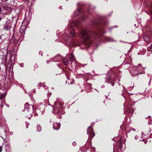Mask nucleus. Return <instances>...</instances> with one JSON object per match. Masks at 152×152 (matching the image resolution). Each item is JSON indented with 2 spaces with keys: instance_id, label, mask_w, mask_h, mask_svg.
Masks as SVG:
<instances>
[{
  "instance_id": "obj_1",
  "label": "nucleus",
  "mask_w": 152,
  "mask_h": 152,
  "mask_svg": "<svg viewBox=\"0 0 152 152\" xmlns=\"http://www.w3.org/2000/svg\"><path fill=\"white\" fill-rule=\"evenodd\" d=\"M102 33V31L101 29L99 30V32L95 33L90 31L83 30L80 32L79 36L83 39L85 45H89L92 43H96L99 41V37Z\"/></svg>"
},
{
  "instance_id": "obj_2",
  "label": "nucleus",
  "mask_w": 152,
  "mask_h": 152,
  "mask_svg": "<svg viewBox=\"0 0 152 152\" xmlns=\"http://www.w3.org/2000/svg\"><path fill=\"white\" fill-rule=\"evenodd\" d=\"M24 106L25 114L26 116L29 119L32 116L33 111V106L29 105L28 103L27 102L25 104Z\"/></svg>"
},
{
  "instance_id": "obj_3",
  "label": "nucleus",
  "mask_w": 152,
  "mask_h": 152,
  "mask_svg": "<svg viewBox=\"0 0 152 152\" xmlns=\"http://www.w3.org/2000/svg\"><path fill=\"white\" fill-rule=\"evenodd\" d=\"M62 104L58 103H56L55 102L54 107H53V110H54L55 113L57 114L60 113V110L62 109Z\"/></svg>"
},
{
  "instance_id": "obj_4",
  "label": "nucleus",
  "mask_w": 152,
  "mask_h": 152,
  "mask_svg": "<svg viewBox=\"0 0 152 152\" xmlns=\"http://www.w3.org/2000/svg\"><path fill=\"white\" fill-rule=\"evenodd\" d=\"M87 134L90 136H91V137L93 138L95 134L93 132L92 127L89 126L87 129Z\"/></svg>"
},
{
  "instance_id": "obj_5",
  "label": "nucleus",
  "mask_w": 152,
  "mask_h": 152,
  "mask_svg": "<svg viewBox=\"0 0 152 152\" xmlns=\"http://www.w3.org/2000/svg\"><path fill=\"white\" fill-rule=\"evenodd\" d=\"M142 67L141 64H139L136 67V69L137 71L138 72V73L140 74H144L145 72L144 70H141V68Z\"/></svg>"
},
{
  "instance_id": "obj_6",
  "label": "nucleus",
  "mask_w": 152,
  "mask_h": 152,
  "mask_svg": "<svg viewBox=\"0 0 152 152\" xmlns=\"http://www.w3.org/2000/svg\"><path fill=\"white\" fill-rule=\"evenodd\" d=\"M60 127V124L59 123L54 122L53 124V128L54 130H58Z\"/></svg>"
},
{
  "instance_id": "obj_7",
  "label": "nucleus",
  "mask_w": 152,
  "mask_h": 152,
  "mask_svg": "<svg viewBox=\"0 0 152 152\" xmlns=\"http://www.w3.org/2000/svg\"><path fill=\"white\" fill-rule=\"evenodd\" d=\"M0 3L2 4V6L3 7V9L4 10L8 11H10L11 10V8L7 6V4H2L1 2H0Z\"/></svg>"
},
{
  "instance_id": "obj_8",
  "label": "nucleus",
  "mask_w": 152,
  "mask_h": 152,
  "mask_svg": "<svg viewBox=\"0 0 152 152\" xmlns=\"http://www.w3.org/2000/svg\"><path fill=\"white\" fill-rule=\"evenodd\" d=\"M11 26L10 25H8L7 23L4 24L3 29L6 31H8L10 29Z\"/></svg>"
},
{
  "instance_id": "obj_9",
  "label": "nucleus",
  "mask_w": 152,
  "mask_h": 152,
  "mask_svg": "<svg viewBox=\"0 0 152 152\" xmlns=\"http://www.w3.org/2000/svg\"><path fill=\"white\" fill-rule=\"evenodd\" d=\"M64 64L67 66L68 64L69 61L66 59H64L63 61Z\"/></svg>"
},
{
  "instance_id": "obj_10",
  "label": "nucleus",
  "mask_w": 152,
  "mask_h": 152,
  "mask_svg": "<svg viewBox=\"0 0 152 152\" xmlns=\"http://www.w3.org/2000/svg\"><path fill=\"white\" fill-rule=\"evenodd\" d=\"M74 60V55L73 54L71 53L70 56V60L72 62Z\"/></svg>"
},
{
  "instance_id": "obj_11",
  "label": "nucleus",
  "mask_w": 152,
  "mask_h": 152,
  "mask_svg": "<svg viewBox=\"0 0 152 152\" xmlns=\"http://www.w3.org/2000/svg\"><path fill=\"white\" fill-rule=\"evenodd\" d=\"M76 12H77V15H79V14L83 12V11L82 8H80V9H77Z\"/></svg>"
},
{
  "instance_id": "obj_12",
  "label": "nucleus",
  "mask_w": 152,
  "mask_h": 152,
  "mask_svg": "<svg viewBox=\"0 0 152 152\" xmlns=\"http://www.w3.org/2000/svg\"><path fill=\"white\" fill-rule=\"evenodd\" d=\"M70 34L72 37H75V34L74 30H72L70 32Z\"/></svg>"
},
{
  "instance_id": "obj_13",
  "label": "nucleus",
  "mask_w": 152,
  "mask_h": 152,
  "mask_svg": "<svg viewBox=\"0 0 152 152\" xmlns=\"http://www.w3.org/2000/svg\"><path fill=\"white\" fill-rule=\"evenodd\" d=\"M148 51L152 52V45H150L147 48Z\"/></svg>"
},
{
  "instance_id": "obj_14",
  "label": "nucleus",
  "mask_w": 152,
  "mask_h": 152,
  "mask_svg": "<svg viewBox=\"0 0 152 152\" xmlns=\"http://www.w3.org/2000/svg\"><path fill=\"white\" fill-rule=\"evenodd\" d=\"M130 74L132 76H135L136 75H138V73H135V72H134V71H131L130 72Z\"/></svg>"
},
{
  "instance_id": "obj_15",
  "label": "nucleus",
  "mask_w": 152,
  "mask_h": 152,
  "mask_svg": "<svg viewBox=\"0 0 152 152\" xmlns=\"http://www.w3.org/2000/svg\"><path fill=\"white\" fill-rule=\"evenodd\" d=\"M6 96V95L4 94H2L0 95V99H2L4 97Z\"/></svg>"
},
{
  "instance_id": "obj_16",
  "label": "nucleus",
  "mask_w": 152,
  "mask_h": 152,
  "mask_svg": "<svg viewBox=\"0 0 152 152\" xmlns=\"http://www.w3.org/2000/svg\"><path fill=\"white\" fill-rule=\"evenodd\" d=\"M37 129L38 132H40L41 130V127L40 125H37Z\"/></svg>"
},
{
  "instance_id": "obj_17",
  "label": "nucleus",
  "mask_w": 152,
  "mask_h": 152,
  "mask_svg": "<svg viewBox=\"0 0 152 152\" xmlns=\"http://www.w3.org/2000/svg\"><path fill=\"white\" fill-rule=\"evenodd\" d=\"M108 41H115L112 39H110L108 40Z\"/></svg>"
},
{
  "instance_id": "obj_18",
  "label": "nucleus",
  "mask_w": 152,
  "mask_h": 152,
  "mask_svg": "<svg viewBox=\"0 0 152 152\" xmlns=\"http://www.w3.org/2000/svg\"><path fill=\"white\" fill-rule=\"evenodd\" d=\"M1 2L3 3H4L7 2L8 0H1Z\"/></svg>"
},
{
  "instance_id": "obj_19",
  "label": "nucleus",
  "mask_w": 152,
  "mask_h": 152,
  "mask_svg": "<svg viewBox=\"0 0 152 152\" xmlns=\"http://www.w3.org/2000/svg\"><path fill=\"white\" fill-rule=\"evenodd\" d=\"M76 145V143L75 142H73L72 145H73V146H75Z\"/></svg>"
},
{
  "instance_id": "obj_20",
  "label": "nucleus",
  "mask_w": 152,
  "mask_h": 152,
  "mask_svg": "<svg viewBox=\"0 0 152 152\" xmlns=\"http://www.w3.org/2000/svg\"><path fill=\"white\" fill-rule=\"evenodd\" d=\"M39 54H40V55H41L42 56V54H43V53H42V52L41 51H40L39 52Z\"/></svg>"
},
{
  "instance_id": "obj_21",
  "label": "nucleus",
  "mask_w": 152,
  "mask_h": 152,
  "mask_svg": "<svg viewBox=\"0 0 152 152\" xmlns=\"http://www.w3.org/2000/svg\"><path fill=\"white\" fill-rule=\"evenodd\" d=\"M2 150V147L0 146V152H1Z\"/></svg>"
},
{
  "instance_id": "obj_22",
  "label": "nucleus",
  "mask_w": 152,
  "mask_h": 152,
  "mask_svg": "<svg viewBox=\"0 0 152 152\" xmlns=\"http://www.w3.org/2000/svg\"><path fill=\"white\" fill-rule=\"evenodd\" d=\"M135 139L137 140L138 138V137L137 135H136L134 137Z\"/></svg>"
},
{
  "instance_id": "obj_23",
  "label": "nucleus",
  "mask_w": 152,
  "mask_h": 152,
  "mask_svg": "<svg viewBox=\"0 0 152 152\" xmlns=\"http://www.w3.org/2000/svg\"><path fill=\"white\" fill-rule=\"evenodd\" d=\"M2 9L1 7L0 6V13L2 12Z\"/></svg>"
},
{
  "instance_id": "obj_24",
  "label": "nucleus",
  "mask_w": 152,
  "mask_h": 152,
  "mask_svg": "<svg viewBox=\"0 0 152 152\" xmlns=\"http://www.w3.org/2000/svg\"><path fill=\"white\" fill-rule=\"evenodd\" d=\"M141 135H144V132H141Z\"/></svg>"
},
{
  "instance_id": "obj_25",
  "label": "nucleus",
  "mask_w": 152,
  "mask_h": 152,
  "mask_svg": "<svg viewBox=\"0 0 152 152\" xmlns=\"http://www.w3.org/2000/svg\"><path fill=\"white\" fill-rule=\"evenodd\" d=\"M144 143L145 144H146L147 143V141H146L145 140L144 141Z\"/></svg>"
},
{
  "instance_id": "obj_26",
  "label": "nucleus",
  "mask_w": 152,
  "mask_h": 152,
  "mask_svg": "<svg viewBox=\"0 0 152 152\" xmlns=\"http://www.w3.org/2000/svg\"><path fill=\"white\" fill-rule=\"evenodd\" d=\"M2 18L0 17V21L1 20Z\"/></svg>"
},
{
  "instance_id": "obj_27",
  "label": "nucleus",
  "mask_w": 152,
  "mask_h": 152,
  "mask_svg": "<svg viewBox=\"0 0 152 152\" xmlns=\"http://www.w3.org/2000/svg\"><path fill=\"white\" fill-rule=\"evenodd\" d=\"M1 36L0 35V39H1Z\"/></svg>"
},
{
  "instance_id": "obj_28",
  "label": "nucleus",
  "mask_w": 152,
  "mask_h": 152,
  "mask_svg": "<svg viewBox=\"0 0 152 152\" xmlns=\"http://www.w3.org/2000/svg\"><path fill=\"white\" fill-rule=\"evenodd\" d=\"M13 134V133H12V132H11L10 133V134Z\"/></svg>"
},
{
  "instance_id": "obj_29",
  "label": "nucleus",
  "mask_w": 152,
  "mask_h": 152,
  "mask_svg": "<svg viewBox=\"0 0 152 152\" xmlns=\"http://www.w3.org/2000/svg\"><path fill=\"white\" fill-rule=\"evenodd\" d=\"M36 114L37 115H35V116H37V115H38V114H37V113H36Z\"/></svg>"
},
{
  "instance_id": "obj_30",
  "label": "nucleus",
  "mask_w": 152,
  "mask_h": 152,
  "mask_svg": "<svg viewBox=\"0 0 152 152\" xmlns=\"http://www.w3.org/2000/svg\"><path fill=\"white\" fill-rule=\"evenodd\" d=\"M29 140V142H30L31 141V140H30V139L29 140Z\"/></svg>"
},
{
  "instance_id": "obj_31",
  "label": "nucleus",
  "mask_w": 152,
  "mask_h": 152,
  "mask_svg": "<svg viewBox=\"0 0 152 152\" xmlns=\"http://www.w3.org/2000/svg\"><path fill=\"white\" fill-rule=\"evenodd\" d=\"M142 68H143L144 69H145V68H146V67H142Z\"/></svg>"
},
{
  "instance_id": "obj_32",
  "label": "nucleus",
  "mask_w": 152,
  "mask_h": 152,
  "mask_svg": "<svg viewBox=\"0 0 152 152\" xmlns=\"http://www.w3.org/2000/svg\"><path fill=\"white\" fill-rule=\"evenodd\" d=\"M133 131H135V129H133Z\"/></svg>"
},
{
  "instance_id": "obj_33",
  "label": "nucleus",
  "mask_w": 152,
  "mask_h": 152,
  "mask_svg": "<svg viewBox=\"0 0 152 152\" xmlns=\"http://www.w3.org/2000/svg\"><path fill=\"white\" fill-rule=\"evenodd\" d=\"M67 37H68L69 36V35H66Z\"/></svg>"
},
{
  "instance_id": "obj_34",
  "label": "nucleus",
  "mask_w": 152,
  "mask_h": 152,
  "mask_svg": "<svg viewBox=\"0 0 152 152\" xmlns=\"http://www.w3.org/2000/svg\"><path fill=\"white\" fill-rule=\"evenodd\" d=\"M1 67H0V70H1Z\"/></svg>"
},
{
  "instance_id": "obj_35",
  "label": "nucleus",
  "mask_w": 152,
  "mask_h": 152,
  "mask_svg": "<svg viewBox=\"0 0 152 152\" xmlns=\"http://www.w3.org/2000/svg\"><path fill=\"white\" fill-rule=\"evenodd\" d=\"M26 14H25V17H26Z\"/></svg>"
},
{
  "instance_id": "obj_36",
  "label": "nucleus",
  "mask_w": 152,
  "mask_h": 152,
  "mask_svg": "<svg viewBox=\"0 0 152 152\" xmlns=\"http://www.w3.org/2000/svg\"><path fill=\"white\" fill-rule=\"evenodd\" d=\"M30 16H29V17H28V18H30Z\"/></svg>"
},
{
  "instance_id": "obj_37",
  "label": "nucleus",
  "mask_w": 152,
  "mask_h": 152,
  "mask_svg": "<svg viewBox=\"0 0 152 152\" xmlns=\"http://www.w3.org/2000/svg\"><path fill=\"white\" fill-rule=\"evenodd\" d=\"M104 85H103V86H102V87H103Z\"/></svg>"
},
{
  "instance_id": "obj_38",
  "label": "nucleus",
  "mask_w": 152,
  "mask_h": 152,
  "mask_svg": "<svg viewBox=\"0 0 152 152\" xmlns=\"http://www.w3.org/2000/svg\"><path fill=\"white\" fill-rule=\"evenodd\" d=\"M104 85H103V86H102V87H103Z\"/></svg>"
},
{
  "instance_id": "obj_39",
  "label": "nucleus",
  "mask_w": 152,
  "mask_h": 152,
  "mask_svg": "<svg viewBox=\"0 0 152 152\" xmlns=\"http://www.w3.org/2000/svg\"><path fill=\"white\" fill-rule=\"evenodd\" d=\"M104 85H103V86H102V87H103Z\"/></svg>"
}]
</instances>
